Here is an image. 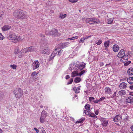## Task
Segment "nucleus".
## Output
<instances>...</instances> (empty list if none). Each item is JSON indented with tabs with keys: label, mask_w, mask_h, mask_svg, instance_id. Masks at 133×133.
Instances as JSON below:
<instances>
[{
	"label": "nucleus",
	"mask_w": 133,
	"mask_h": 133,
	"mask_svg": "<svg viewBox=\"0 0 133 133\" xmlns=\"http://www.w3.org/2000/svg\"><path fill=\"white\" fill-rule=\"evenodd\" d=\"M78 1V0H69V2L72 3H76Z\"/></svg>",
	"instance_id": "45"
},
{
	"label": "nucleus",
	"mask_w": 133,
	"mask_h": 133,
	"mask_svg": "<svg viewBox=\"0 0 133 133\" xmlns=\"http://www.w3.org/2000/svg\"><path fill=\"white\" fill-rule=\"evenodd\" d=\"M15 96L18 99H19L23 95V91L20 88H16L13 91Z\"/></svg>",
	"instance_id": "2"
},
{
	"label": "nucleus",
	"mask_w": 133,
	"mask_h": 133,
	"mask_svg": "<svg viewBox=\"0 0 133 133\" xmlns=\"http://www.w3.org/2000/svg\"><path fill=\"white\" fill-rule=\"evenodd\" d=\"M105 99V97H103L101 98L99 100V101H102L104 100Z\"/></svg>",
	"instance_id": "50"
},
{
	"label": "nucleus",
	"mask_w": 133,
	"mask_h": 133,
	"mask_svg": "<svg viewBox=\"0 0 133 133\" xmlns=\"http://www.w3.org/2000/svg\"><path fill=\"white\" fill-rule=\"evenodd\" d=\"M88 115H89L91 117H93L94 116V114L93 113L91 112H88Z\"/></svg>",
	"instance_id": "37"
},
{
	"label": "nucleus",
	"mask_w": 133,
	"mask_h": 133,
	"mask_svg": "<svg viewBox=\"0 0 133 133\" xmlns=\"http://www.w3.org/2000/svg\"><path fill=\"white\" fill-rule=\"evenodd\" d=\"M81 78L79 77H76L75 78L74 82L76 83H78L81 81Z\"/></svg>",
	"instance_id": "26"
},
{
	"label": "nucleus",
	"mask_w": 133,
	"mask_h": 133,
	"mask_svg": "<svg viewBox=\"0 0 133 133\" xmlns=\"http://www.w3.org/2000/svg\"><path fill=\"white\" fill-rule=\"evenodd\" d=\"M129 64L128 62H125V63H124V65H125V66H127Z\"/></svg>",
	"instance_id": "52"
},
{
	"label": "nucleus",
	"mask_w": 133,
	"mask_h": 133,
	"mask_svg": "<svg viewBox=\"0 0 133 133\" xmlns=\"http://www.w3.org/2000/svg\"><path fill=\"white\" fill-rule=\"evenodd\" d=\"M45 118L41 116V117L40 118V122L42 123H44V120Z\"/></svg>",
	"instance_id": "30"
},
{
	"label": "nucleus",
	"mask_w": 133,
	"mask_h": 133,
	"mask_svg": "<svg viewBox=\"0 0 133 133\" xmlns=\"http://www.w3.org/2000/svg\"><path fill=\"white\" fill-rule=\"evenodd\" d=\"M131 130L133 131V125L131 126L130 127Z\"/></svg>",
	"instance_id": "60"
},
{
	"label": "nucleus",
	"mask_w": 133,
	"mask_h": 133,
	"mask_svg": "<svg viewBox=\"0 0 133 133\" xmlns=\"http://www.w3.org/2000/svg\"><path fill=\"white\" fill-rule=\"evenodd\" d=\"M19 48H18L14 50V52L15 55H16L19 52Z\"/></svg>",
	"instance_id": "34"
},
{
	"label": "nucleus",
	"mask_w": 133,
	"mask_h": 133,
	"mask_svg": "<svg viewBox=\"0 0 133 133\" xmlns=\"http://www.w3.org/2000/svg\"><path fill=\"white\" fill-rule=\"evenodd\" d=\"M105 91L107 93L109 94L111 92V90L109 87H106L105 89Z\"/></svg>",
	"instance_id": "22"
},
{
	"label": "nucleus",
	"mask_w": 133,
	"mask_h": 133,
	"mask_svg": "<svg viewBox=\"0 0 133 133\" xmlns=\"http://www.w3.org/2000/svg\"><path fill=\"white\" fill-rule=\"evenodd\" d=\"M4 38V37L0 33V39L2 40Z\"/></svg>",
	"instance_id": "47"
},
{
	"label": "nucleus",
	"mask_w": 133,
	"mask_h": 133,
	"mask_svg": "<svg viewBox=\"0 0 133 133\" xmlns=\"http://www.w3.org/2000/svg\"><path fill=\"white\" fill-rule=\"evenodd\" d=\"M74 63H73V66H72V67L73 66H74V65L75 64V67H73V68L74 69H76L75 68H77V69L78 68V66H79V64H75V63L74 64Z\"/></svg>",
	"instance_id": "32"
},
{
	"label": "nucleus",
	"mask_w": 133,
	"mask_h": 133,
	"mask_svg": "<svg viewBox=\"0 0 133 133\" xmlns=\"http://www.w3.org/2000/svg\"><path fill=\"white\" fill-rule=\"evenodd\" d=\"M118 94L120 95H123L126 94L125 91L124 90H122L118 92Z\"/></svg>",
	"instance_id": "24"
},
{
	"label": "nucleus",
	"mask_w": 133,
	"mask_h": 133,
	"mask_svg": "<svg viewBox=\"0 0 133 133\" xmlns=\"http://www.w3.org/2000/svg\"><path fill=\"white\" fill-rule=\"evenodd\" d=\"M66 16V14H62L60 15L59 16V17L60 18H65Z\"/></svg>",
	"instance_id": "35"
},
{
	"label": "nucleus",
	"mask_w": 133,
	"mask_h": 133,
	"mask_svg": "<svg viewBox=\"0 0 133 133\" xmlns=\"http://www.w3.org/2000/svg\"><path fill=\"white\" fill-rule=\"evenodd\" d=\"M40 39H41V42H43V41H46V39H44V36L42 35V34H41V35H40Z\"/></svg>",
	"instance_id": "27"
},
{
	"label": "nucleus",
	"mask_w": 133,
	"mask_h": 133,
	"mask_svg": "<svg viewBox=\"0 0 133 133\" xmlns=\"http://www.w3.org/2000/svg\"><path fill=\"white\" fill-rule=\"evenodd\" d=\"M85 108L88 110H90V105L88 104H87L85 106Z\"/></svg>",
	"instance_id": "28"
},
{
	"label": "nucleus",
	"mask_w": 133,
	"mask_h": 133,
	"mask_svg": "<svg viewBox=\"0 0 133 133\" xmlns=\"http://www.w3.org/2000/svg\"><path fill=\"white\" fill-rule=\"evenodd\" d=\"M94 98L92 97H90L89 98V100L90 101L92 100H94Z\"/></svg>",
	"instance_id": "49"
},
{
	"label": "nucleus",
	"mask_w": 133,
	"mask_h": 133,
	"mask_svg": "<svg viewBox=\"0 0 133 133\" xmlns=\"http://www.w3.org/2000/svg\"><path fill=\"white\" fill-rule=\"evenodd\" d=\"M63 52V50L62 49L60 50L58 52V54L59 55L62 53Z\"/></svg>",
	"instance_id": "48"
},
{
	"label": "nucleus",
	"mask_w": 133,
	"mask_h": 133,
	"mask_svg": "<svg viewBox=\"0 0 133 133\" xmlns=\"http://www.w3.org/2000/svg\"><path fill=\"white\" fill-rule=\"evenodd\" d=\"M127 73L129 75H133V68H129L127 71Z\"/></svg>",
	"instance_id": "17"
},
{
	"label": "nucleus",
	"mask_w": 133,
	"mask_h": 133,
	"mask_svg": "<svg viewBox=\"0 0 133 133\" xmlns=\"http://www.w3.org/2000/svg\"><path fill=\"white\" fill-rule=\"evenodd\" d=\"M49 51V48H48L46 49H44L42 51V54H48Z\"/></svg>",
	"instance_id": "18"
},
{
	"label": "nucleus",
	"mask_w": 133,
	"mask_h": 133,
	"mask_svg": "<svg viewBox=\"0 0 133 133\" xmlns=\"http://www.w3.org/2000/svg\"><path fill=\"white\" fill-rule=\"evenodd\" d=\"M11 28V26L8 25H5L2 28V30L3 31L8 30Z\"/></svg>",
	"instance_id": "15"
},
{
	"label": "nucleus",
	"mask_w": 133,
	"mask_h": 133,
	"mask_svg": "<svg viewBox=\"0 0 133 133\" xmlns=\"http://www.w3.org/2000/svg\"><path fill=\"white\" fill-rule=\"evenodd\" d=\"M126 103H132L133 102V98L131 97H129L127 98L126 100Z\"/></svg>",
	"instance_id": "13"
},
{
	"label": "nucleus",
	"mask_w": 133,
	"mask_h": 133,
	"mask_svg": "<svg viewBox=\"0 0 133 133\" xmlns=\"http://www.w3.org/2000/svg\"><path fill=\"white\" fill-rule=\"evenodd\" d=\"M128 59V56L127 55L124 54L123 57H121L120 61L123 63L127 62Z\"/></svg>",
	"instance_id": "4"
},
{
	"label": "nucleus",
	"mask_w": 133,
	"mask_h": 133,
	"mask_svg": "<svg viewBox=\"0 0 133 133\" xmlns=\"http://www.w3.org/2000/svg\"><path fill=\"white\" fill-rule=\"evenodd\" d=\"M3 93L2 92H0V101L1 100V99L3 98Z\"/></svg>",
	"instance_id": "44"
},
{
	"label": "nucleus",
	"mask_w": 133,
	"mask_h": 133,
	"mask_svg": "<svg viewBox=\"0 0 133 133\" xmlns=\"http://www.w3.org/2000/svg\"><path fill=\"white\" fill-rule=\"evenodd\" d=\"M104 65V64L103 63H100V66H103Z\"/></svg>",
	"instance_id": "59"
},
{
	"label": "nucleus",
	"mask_w": 133,
	"mask_h": 133,
	"mask_svg": "<svg viewBox=\"0 0 133 133\" xmlns=\"http://www.w3.org/2000/svg\"><path fill=\"white\" fill-rule=\"evenodd\" d=\"M38 73H36L35 72H32L31 74V76L32 77L36 76Z\"/></svg>",
	"instance_id": "41"
},
{
	"label": "nucleus",
	"mask_w": 133,
	"mask_h": 133,
	"mask_svg": "<svg viewBox=\"0 0 133 133\" xmlns=\"http://www.w3.org/2000/svg\"><path fill=\"white\" fill-rule=\"evenodd\" d=\"M78 36H76L74 37H73L71 38H69L67 39V40L68 41L69 40H74L75 39H76L78 38Z\"/></svg>",
	"instance_id": "33"
},
{
	"label": "nucleus",
	"mask_w": 133,
	"mask_h": 133,
	"mask_svg": "<svg viewBox=\"0 0 133 133\" xmlns=\"http://www.w3.org/2000/svg\"><path fill=\"white\" fill-rule=\"evenodd\" d=\"M89 111L87 110H84V112L85 113L86 115H88V112H89Z\"/></svg>",
	"instance_id": "51"
},
{
	"label": "nucleus",
	"mask_w": 133,
	"mask_h": 133,
	"mask_svg": "<svg viewBox=\"0 0 133 133\" xmlns=\"http://www.w3.org/2000/svg\"><path fill=\"white\" fill-rule=\"evenodd\" d=\"M88 38L87 37H85L83 38H82L80 40L79 42H82V43H83L84 42V41L86 39V38Z\"/></svg>",
	"instance_id": "38"
},
{
	"label": "nucleus",
	"mask_w": 133,
	"mask_h": 133,
	"mask_svg": "<svg viewBox=\"0 0 133 133\" xmlns=\"http://www.w3.org/2000/svg\"><path fill=\"white\" fill-rule=\"evenodd\" d=\"M116 92H115L114 94V96H116Z\"/></svg>",
	"instance_id": "63"
},
{
	"label": "nucleus",
	"mask_w": 133,
	"mask_h": 133,
	"mask_svg": "<svg viewBox=\"0 0 133 133\" xmlns=\"http://www.w3.org/2000/svg\"><path fill=\"white\" fill-rule=\"evenodd\" d=\"M17 36L14 33H11L10 34L8 37V39H15L17 38Z\"/></svg>",
	"instance_id": "8"
},
{
	"label": "nucleus",
	"mask_w": 133,
	"mask_h": 133,
	"mask_svg": "<svg viewBox=\"0 0 133 133\" xmlns=\"http://www.w3.org/2000/svg\"><path fill=\"white\" fill-rule=\"evenodd\" d=\"M69 44L68 42H65L63 43H62L61 44V47L62 48H64L66 47L67 45Z\"/></svg>",
	"instance_id": "21"
},
{
	"label": "nucleus",
	"mask_w": 133,
	"mask_h": 133,
	"mask_svg": "<svg viewBox=\"0 0 133 133\" xmlns=\"http://www.w3.org/2000/svg\"><path fill=\"white\" fill-rule=\"evenodd\" d=\"M110 43V41H107L105 42L104 43V46L105 47L108 48L109 46V43Z\"/></svg>",
	"instance_id": "25"
},
{
	"label": "nucleus",
	"mask_w": 133,
	"mask_h": 133,
	"mask_svg": "<svg viewBox=\"0 0 133 133\" xmlns=\"http://www.w3.org/2000/svg\"><path fill=\"white\" fill-rule=\"evenodd\" d=\"M130 94L131 95L133 96V92H130Z\"/></svg>",
	"instance_id": "61"
},
{
	"label": "nucleus",
	"mask_w": 133,
	"mask_h": 133,
	"mask_svg": "<svg viewBox=\"0 0 133 133\" xmlns=\"http://www.w3.org/2000/svg\"><path fill=\"white\" fill-rule=\"evenodd\" d=\"M69 76L68 75H67L66 76V79H67L69 78Z\"/></svg>",
	"instance_id": "58"
},
{
	"label": "nucleus",
	"mask_w": 133,
	"mask_h": 133,
	"mask_svg": "<svg viewBox=\"0 0 133 133\" xmlns=\"http://www.w3.org/2000/svg\"><path fill=\"white\" fill-rule=\"evenodd\" d=\"M99 100H95L94 101V102L95 103H97L98 102H99Z\"/></svg>",
	"instance_id": "54"
},
{
	"label": "nucleus",
	"mask_w": 133,
	"mask_h": 133,
	"mask_svg": "<svg viewBox=\"0 0 133 133\" xmlns=\"http://www.w3.org/2000/svg\"><path fill=\"white\" fill-rule=\"evenodd\" d=\"M121 116L120 115L116 116L114 118V121L116 122H117L119 120L121 119Z\"/></svg>",
	"instance_id": "14"
},
{
	"label": "nucleus",
	"mask_w": 133,
	"mask_h": 133,
	"mask_svg": "<svg viewBox=\"0 0 133 133\" xmlns=\"http://www.w3.org/2000/svg\"><path fill=\"white\" fill-rule=\"evenodd\" d=\"M85 119V118H82L79 121H77L76 122V123H82L83 122V121Z\"/></svg>",
	"instance_id": "29"
},
{
	"label": "nucleus",
	"mask_w": 133,
	"mask_h": 133,
	"mask_svg": "<svg viewBox=\"0 0 133 133\" xmlns=\"http://www.w3.org/2000/svg\"><path fill=\"white\" fill-rule=\"evenodd\" d=\"M78 72V71L77 70L72 72L71 74V77H74L76 76H79V74Z\"/></svg>",
	"instance_id": "19"
},
{
	"label": "nucleus",
	"mask_w": 133,
	"mask_h": 133,
	"mask_svg": "<svg viewBox=\"0 0 133 133\" xmlns=\"http://www.w3.org/2000/svg\"><path fill=\"white\" fill-rule=\"evenodd\" d=\"M93 117L94 118H97V116L94 114V116H93Z\"/></svg>",
	"instance_id": "62"
},
{
	"label": "nucleus",
	"mask_w": 133,
	"mask_h": 133,
	"mask_svg": "<svg viewBox=\"0 0 133 133\" xmlns=\"http://www.w3.org/2000/svg\"><path fill=\"white\" fill-rule=\"evenodd\" d=\"M34 64V66L35 68L33 67V69L34 70L36 68H38L39 65V63L38 61H35L33 63V65Z\"/></svg>",
	"instance_id": "16"
},
{
	"label": "nucleus",
	"mask_w": 133,
	"mask_h": 133,
	"mask_svg": "<svg viewBox=\"0 0 133 133\" xmlns=\"http://www.w3.org/2000/svg\"><path fill=\"white\" fill-rule=\"evenodd\" d=\"M57 30L55 29H52L48 33L50 35H57L58 34Z\"/></svg>",
	"instance_id": "7"
},
{
	"label": "nucleus",
	"mask_w": 133,
	"mask_h": 133,
	"mask_svg": "<svg viewBox=\"0 0 133 133\" xmlns=\"http://www.w3.org/2000/svg\"><path fill=\"white\" fill-rule=\"evenodd\" d=\"M81 86H79L77 88L75 91V93L76 94L80 92V87Z\"/></svg>",
	"instance_id": "31"
},
{
	"label": "nucleus",
	"mask_w": 133,
	"mask_h": 133,
	"mask_svg": "<svg viewBox=\"0 0 133 133\" xmlns=\"http://www.w3.org/2000/svg\"><path fill=\"white\" fill-rule=\"evenodd\" d=\"M24 49H26L27 50L25 51V53H26L28 52H32L35 50L36 49L35 47L34 46H30L26 48H25Z\"/></svg>",
	"instance_id": "5"
},
{
	"label": "nucleus",
	"mask_w": 133,
	"mask_h": 133,
	"mask_svg": "<svg viewBox=\"0 0 133 133\" xmlns=\"http://www.w3.org/2000/svg\"><path fill=\"white\" fill-rule=\"evenodd\" d=\"M55 53H52L50 56V60H52V59L54 58L55 56Z\"/></svg>",
	"instance_id": "36"
},
{
	"label": "nucleus",
	"mask_w": 133,
	"mask_h": 133,
	"mask_svg": "<svg viewBox=\"0 0 133 133\" xmlns=\"http://www.w3.org/2000/svg\"><path fill=\"white\" fill-rule=\"evenodd\" d=\"M41 116L45 118L47 116V113L45 111L43 110L41 112Z\"/></svg>",
	"instance_id": "20"
},
{
	"label": "nucleus",
	"mask_w": 133,
	"mask_h": 133,
	"mask_svg": "<svg viewBox=\"0 0 133 133\" xmlns=\"http://www.w3.org/2000/svg\"><path fill=\"white\" fill-rule=\"evenodd\" d=\"M102 124L103 126L106 127L108 123V121L106 118H102L101 119Z\"/></svg>",
	"instance_id": "6"
},
{
	"label": "nucleus",
	"mask_w": 133,
	"mask_h": 133,
	"mask_svg": "<svg viewBox=\"0 0 133 133\" xmlns=\"http://www.w3.org/2000/svg\"><path fill=\"white\" fill-rule=\"evenodd\" d=\"M119 47L117 44H115L113 46L112 49L115 52H117L119 49Z\"/></svg>",
	"instance_id": "11"
},
{
	"label": "nucleus",
	"mask_w": 133,
	"mask_h": 133,
	"mask_svg": "<svg viewBox=\"0 0 133 133\" xmlns=\"http://www.w3.org/2000/svg\"><path fill=\"white\" fill-rule=\"evenodd\" d=\"M73 81V78H71L70 79V81L68 82L67 84L69 85L71 84Z\"/></svg>",
	"instance_id": "42"
},
{
	"label": "nucleus",
	"mask_w": 133,
	"mask_h": 133,
	"mask_svg": "<svg viewBox=\"0 0 133 133\" xmlns=\"http://www.w3.org/2000/svg\"><path fill=\"white\" fill-rule=\"evenodd\" d=\"M119 87L121 89H125L127 87V84L125 82H122L119 85Z\"/></svg>",
	"instance_id": "9"
},
{
	"label": "nucleus",
	"mask_w": 133,
	"mask_h": 133,
	"mask_svg": "<svg viewBox=\"0 0 133 133\" xmlns=\"http://www.w3.org/2000/svg\"><path fill=\"white\" fill-rule=\"evenodd\" d=\"M10 67L13 69H16L17 67V66L16 65H11Z\"/></svg>",
	"instance_id": "40"
},
{
	"label": "nucleus",
	"mask_w": 133,
	"mask_h": 133,
	"mask_svg": "<svg viewBox=\"0 0 133 133\" xmlns=\"http://www.w3.org/2000/svg\"><path fill=\"white\" fill-rule=\"evenodd\" d=\"M102 43V40L101 39L99 40L96 43V44L97 45H100Z\"/></svg>",
	"instance_id": "46"
},
{
	"label": "nucleus",
	"mask_w": 133,
	"mask_h": 133,
	"mask_svg": "<svg viewBox=\"0 0 133 133\" xmlns=\"http://www.w3.org/2000/svg\"><path fill=\"white\" fill-rule=\"evenodd\" d=\"M125 54V51L123 49H122L119 52L118 54V57L119 58H121Z\"/></svg>",
	"instance_id": "10"
},
{
	"label": "nucleus",
	"mask_w": 133,
	"mask_h": 133,
	"mask_svg": "<svg viewBox=\"0 0 133 133\" xmlns=\"http://www.w3.org/2000/svg\"><path fill=\"white\" fill-rule=\"evenodd\" d=\"M13 15L14 17L18 19L25 18L27 15L26 11L20 10H15L13 12Z\"/></svg>",
	"instance_id": "1"
},
{
	"label": "nucleus",
	"mask_w": 133,
	"mask_h": 133,
	"mask_svg": "<svg viewBox=\"0 0 133 133\" xmlns=\"http://www.w3.org/2000/svg\"><path fill=\"white\" fill-rule=\"evenodd\" d=\"M127 81L129 83L132 84L133 82H131V81H133V77H130L128 78L127 79Z\"/></svg>",
	"instance_id": "23"
},
{
	"label": "nucleus",
	"mask_w": 133,
	"mask_h": 133,
	"mask_svg": "<svg viewBox=\"0 0 133 133\" xmlns=\"http://www.w3.org/2000/svg\"><path fill=\"white\" fill-rule=\"evenodd\" d=\"M129 88L133 90V85L130 86Z\"/></svg>",
	"instance_id": "55"
},
{
	"label": "nucleus",
	"mask_w": 133,
	"mask_h": 133,
	"mask_svg": "<svg viewBox=\"0 0 133 133\" xmlns=\"http://www.w3.org/2000/svg\"><path fill=\"white\" fill-rule=\"evenodd\" d=\"M85 22L87 23H89V24H91L94 23H98L100 22L97 18L93 17L87 18L85 20Z\"/></svg>",
	"instance_id": "3"
},
{
	"label": "nucleus",
	"mask_w": 133,
	"mask_h": 133,
	"mask_svg": "<svg viewBox=\"0 0 133 133\" xmlns=\"http://www.w3.org/2000/svg\"><path fill=\"white\" fill-rule=\"evenodd\" d=\"M131 50L133 51V46H132L131 48Z\"/></svg>",
	"instance_id": "64"
},
{
	"label": "nucleus",
	"mask_w": 133,
	"mask_h": 133,
	"mask_svg": "<svg viewBox=\"0 0 133 133\" xmlns=\"http://www.w3.org/2000/svg\"><path fill=\"white\" fill-rule=\"evenodd\" d=\"M95 114L96 115H98V111L96 110L95 112Z\"/></svg>",
	"instance_id": "56"
},
{
	"label": "nucleus",
	"mask_w": 133,
	"mask_h": 133,
	"mask_svg": "<svg viewBox=\"0 0 133 133\" xmlns=\"http://www.w3.org/2000/svg\"><path fill=\"white\" fill-rule=\"evenodd\" d=\"M85 72V71L84 70H83L81 71L79 73V76H81Z\"/></svg>",
	"instance_id": "43"
},
{
	"label": "nucleus",
	"mask_w": 133,
	"mask_h": 133,
	"mask_svg": "<svg viewBox=\"0 0 133 133\" xmlns=\"http://www.w3.org/2000/svg\"><path fill=\"white\" fill-rule=\"evenodd\" d=\"M42 133H44L45 132V130H44V128L43 127H42Z\"/></svg>",
	"instance_id": "57"
},
{
	"label": "nucleus",
	"mask_w": 133,
	"mask_h": 133,
	"mask_svg": "<svg viewBox=\"0 0 133 133\" xmlns=\"http://www.w3.org/2000/svg\"><path fill=\"white\" fill-rule=\"evenodd\" d=\"M34 129L36 131V132L37 133H38L39 132V130L36 128H34Z\"/></svg>",
	"instance_id": "53"
},
{
	"label": "nucleus",
	"mask_w": 133,
	"mask_h": 133,
	"mask_svg": "<svg viewBox=\"0 0 133 133\" xmlns=\"http://www.w3.org/2000/svg\"><path fill=\"white\" fill-rule=\"evenodd\" d=\"M86 64L84 63H82L80 64L78 66V68H75L77 70L80 69V70H82L83 69L85 66V65Z\"/></svg>",
	"instance_id": "12"
},
{
	"label": "nucleus",
	"mask_w": 133,
	"mask_h": 133,
	"mask_svg": "<svg viewBox=\"0 0 133 133\" xmlns=\"http://www.w3.org/2000/svg\"><path fill=\"white\" fill-rule=\"evenodd\" d=\"M113 21V19L112 18H110L108 20V24H111L112 23Z\"/></svg>",
	"instance_id": "39"
}]
</instances>
